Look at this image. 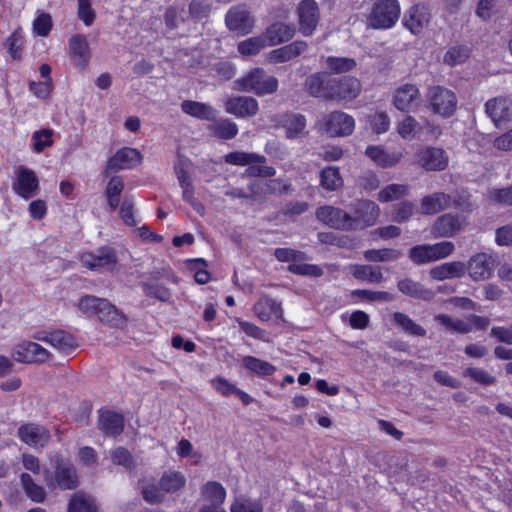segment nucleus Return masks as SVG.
Segmentation results:
<instances>
[{
    "mask_svg": "<svg viewBox=\"0 0 512 512\" xmlns=\"http://www.w3.org/2000/svg\"><path fill=\"white\" fill-rule=\"evenodd\" d=\"M493 269L492 257L486 253H479L473 256L468 263L469 275L474 280L489 278Z\"/></svg>",
    "mask_w": 512,
    "mask_h": 512,
    "instance_id": "nucleus-27",
    "label": "nucleus"
},
{
    "mask_svg": "<svg viewBox=\"0 0 512 512\" xmlns=\"http://www.w3.org/2000/svg\"><path fill=\"white\" fill-rule=\"evenodd\" d=\"M12 189L21 198L31 199L39 191V179L36 173L25 166H19L15 171Z\"/></svg>",
    "mask_w": 512,
    "mask_h": 512,
    "instance_id": "nucleus-9",
    "label": "nucleus"
},
{
    "mask_svg": "<svg viewBox=\"0 0 512 512\" xmlns=\"http://www.w3.org/2000/svg\"><path fill=\"white\" fill-rule=\"evenodd\" d=\"M243 366L260 376H270L275 372V367L267 361L253 356H245L242 359Z\"/></svg>",
    "mask_w": 512,
    "mask_h": 512,
    "instance_id": "nucleus-47",
    "label": "nucleus"
},
{
    "mask_svg": "<svg viewBox=\"0 0 512 512\" xmlns=\"http://www.w3.org/2000/svg\"><path fill=\"white\" fill-rule=\"evenodd\" d=\"M234 88L239 91L254 92L262 96L274 93L278 88V80L266 75L261 68H254L245 76L234 82Z\"/></svg>",
    "mask_w": 512,
    "mask_h": 512,
    "instance_id": "nucleus-2",
    "label": "nucleus"
},
{
    "mask_svg": "<svg viewBox=\"0 0 512 512\" xmlns=\"http://www.w3.org/2000/svg\"><path fill=\"white\" fill-rule=\"evenodd\" d=\"M201 495L210 503L209 506L219 507L225 500L226 490L220 483L211 481L203 485Z\"/></svg>",
    "mask_w": 512,
    "mask_h": 512,
    "instance_id": "nucleus-40",
    "label": "nucleus"
},
{
    "mask_svg": "<svg viewBox=\"0 0 512 512\" xmlns=\"http://www.w3.org/2000/svg\"><path fill=\"white\" fill-rule=\"evenodd\" d=\"M231 512H263L262 504L257 500L239 497L232 503Z\"/></svg>",
    "mask_w": 512,
    "mask_h": 512,
    "instance_id": "nucleus-64",
    "label": "nucleus"
},
{
    "mask_svg": "<svg viewBox=\"0 0 512 512\" xmlns=\"http://www.w3.org/2000/svg\"><path fill=\"white\" fill-rule=\"evenodd\" d=\"M334 78L326 72H318L309 76L306 80L308 92L313 97L325 98L330 100L333 90Z\"/></svg>",
    "mask_w": 512,
    "mask_h": 512,
    "instance_id": "nucleus-23",
    "label": "nucleus"
},
{
    "mask_svg": "<svg viewBox=\"0 0 512 512\" xmlns=\"http://www.w3.org/2000/svg\"><path fill=\"white\" fill-rule=\"evenodd\" d=\"M361 89V82L355 77L346 76L339 79L334 78L330 100L351 101L360 95Z\"/></svg>",
    "mask_w": 512,
    "mask_h": 512,
    "instance_id": "nucleus-18",
    "label": "nucleus"
},
{
    "mask_svg": "<svg viewBox=\"0 0 512 512\" xmlns=\"http://www.w3.org/2000/svg\"><path fill=\"white\" fill-rule=\"evenodd\" d=\"M255 315L261 321H268L272 316L282 318V307L279 302L271 298L260 299L253 307Z\"/></svg>",
    "mask_w": 512,
    "mask_h": 512,
    "instance_id": "nucleus-36",
    "label": "nucleus"
},
{
    "mask_svg": "<svg viewBox=\"0 0 512 512\" xmlns=\"http://www.w3.org/2000/svg\"><path fill=\"white\" fill-rule=\"evenodd\" d=\"M14 360L24 363L44 362L50 358V353L36 342L23 341L12 348Z\"/></svg>",
    "mask_w": 512,
    "mask_h": 512,
    "instance_id": "nucleus-15",
    "label": "nucleus"
},
{
    "mask_svg": "<svg viewBox=\"0 0 512 512\" xmlns=\"http://www.w3.org/2000/svg\"><path fill=\"white\" fill-rule=\"evenodd\" d=\"M98 425L106 436L116 437L123 431L124 419L121 414L104 411L99 415Z\"/></svg>",
    "mask_w": 512,
    "mask_h": 512,
    "instance_id": "nucleus-29",
    "label": "nucleus"
},
{
    "mask_svg": "<svg viewBox=\"0 0 512 512\" xmlns=\"http://www.w3.org/2000/svg\"><path fill=\"white\" fill-rule=\"evenodd\" d=\"M467 267L461 261L446 262L433 267L430 276L435 280L458 278L464 275Z\"/></svg>",
    "mask_w": 512,
    "mask_h": 512,
    "instance_id": "nucleus-32",
    "label": "nucleus"
},
{
    "mask_svg": "<svg viewBox=\"0 0 512 512\" xmlns=\"http://www.w3.org/2000/svg\"><path fill=\"white\" fill-rule=\"evenodd\" d=\"M451 198L443 192L425 196L421 201V211L426 215L437 214L450 205Z\"/></svg>",
    "mask_w": 512,
    "mask_h": 512,
    "instance_id": "nucleus-35",
    "label": "nucleus"
},
{
    "mask_svg": "<svg viewBox=\"0 0 512 512\" xmlns=\"http://www.w3.org/2000/svg\"><path fill=\"white\" fill-rule=\"evenodd\" d=\"M430 21V13L426 6L415 5L405 15L404 26L414 35L422 33Z\"/></svg>",
    "mask_w": 512,
    "mask_h": 512,
    "instance_id": "nucleus-24",
    "label": "nucleus"
},
{
    "mask_svg": "<svg viewBox=\"0 0 512 512\" xmlns=\"http://www.w3.org/2000/svg\"><path fill=\"white\" fill-rule=\"evenodd\" d=\"M225 162L231 165L246 166L265 163L266 158L256 153L234 151L225 155Z\"/></svg>",
    "mask_w": 512,
    "mask_h": 512,
    "instance_id": "nucleus-42",
    "label": "nucleus"
},
{
    "mask_svg": "<svg viewBox=\"0 0 512 512\" xmlns=\"http://www.w3.org/2000/svg\"><path fill=\"white\" fill-rule=\"evenodd\" d=\"M356 217L353 219L357 220L358 228H365L372 226L376 223L379 214V206L370 200L359 201L356 208Z\"/></svg>",
    "mask_w": 512,
    "mask_h": 512,
    "instance_id": "nucleus-28",
    "label": "nucleus"
},
{
    "mask_svg": "<svg viewBox=\"0 0 512 512\" xmlns=\"http://www.w3.org/2000/svg\"><path fill=\"white\" fill-rule=\"evenodd\" d=\"M320 178L322 187L329 191L337 190L343 185V179L336 167L324 168L321 171Z\"/></svg>",
    "mask_w": 512,
    "mask_h": 512,
    "instance_id": "nucleus-53",
    "label": "nucleus"
},
{
    "mask_svg": "<svg viewBox=\"0 0 512 512\" xmlns=\"http://www.w3.org/2000/svg\"><path fill=\"white\" fill-rule=\"evenodd\" d=\"M396 130L404 140H413L419 134L421 127L413 116H406L396 124Z\"/></svg>",
    "mask_w": 512,
    "mask_h": 512,
    "instance_id": "nucleus-52",
    "label": "nucleus"
},
{
    "mask_svg": "<svg viewBox=\"0 0 512 512\" xmlns=\"http://www.w3.org/2000/svg\"><path fill=\"white\" fill-rule=\"evenodd\" d=\"M36 339L48 343L51 347L63 354H69L77 347L74 337L65 331L57 330L44 336H37Z\"/></svg>",
    "mask_w": 512,
    "mask_h": 512,
    "instance_id": "nucleus-25",
    "label": "nucleus"
},
{
    "mask_svg": "<svg viewBox=\"0 0 512 512\" xmlns=\"http://www.w3.org/2000/svg\"><path fill=\"white\" fill-rule=\"evenodd\" d=\"M434 320L450 332L468 333L472 330L469 323L454 319L446 314H437L434 316Z\"/></svg>",
    "mask_w": 512,
    "mask_h": 512,
    "instance_id": "nucleus-55",
    "label": "nucleus"
},
{
    "mask_svg": "<svg viewBox=\"0 0 512 512\" xmlns=\"http://www.w3.org/2000/svg\"><path fill=\"white\" fill-rule=\"evenodd\" d=\"M305 41H294L288 45L272 50L269 59L275 63L287 62L299 56L307 49Z\"/></svg>",
    "mask_w": 512,
    "mask_h": 512,
    "instance_id": "nucleus-31",
    "label": "nucleus"
},
{
    "mask_svg": "<svg viewBox=\"0 0 512 512\" xmlns=\"http://www.w3.org/2000/svg\"><path fill=\"white\" fill-rule=\"evenodd\" d=\"M78 308L83 314L96 315L102 323L112 327L123 328L126 326V316L107 299L85 295L79 300Z\"/></svg>",
    "mask_w": 512,
    "mask_h": 512,
    "instance_id": "nucleus-1",
    "label": "nucleus"
},
{
    "mask_svg": "<svg viewBox=\"0 0 512 512\" xmlns=\"http://www.w3.org/2000/svg\"><path fill=\"white\" fill-rule=\"evenodd\" d=\"M316 217L331 228L343 230L358 229L357 220L340 208L328 205L322 206L317 209Z\"/></svg>",
    "mask_w": 512,
    "mask_h": 512,
    "instance_id": "nucleus-7",
    "label": "nucleus"
},
{
    "mask_svg": "<svg viewBox=\"0 0 512 512\" xmlns=\"http://www.w3.org/2000/svg\"><path fill=\"white\" fill-rule=\"evenodd\" d=\"M225 111L238 118L252 117L259 110L258 102L253 97L236 96L228 98L224 103Z\"/></svg>",
    "mask_w": 512,
    "mask_h": 512,
    "instance_id": "nucleus-20",
    "label": "nucleus"
},
{
    "mask_svg": "<svg viewBox=\"0 0 512 512\" xmlns=\"http://www.w3.org/2000/svg\"><path fill=\"white\" fill-rule=\"evenodd\" d=\"M4 49L12 60H21L24 47V36L22 31H14L3 43Z\"/></svg>",
    "mask_w": 512,
    "mask_h": 512,
    "instance_id": "nucleus-44",
    "label": "nucleus"
},
{
    "mask_svg": "<svg viewBox=\"0 0 512 512\" xmlns=\"http://www.w3.org/2000/svg\"><path fill=\"white\" fill-rule=\"evenodd\" d=\"M299 30L304 36H310L315 31L319 19V7L314 0H303L297 8Z\"/></svg>",
    "mask_w": 512,
    "mask_h": 512,
    "instance_id": "nucleus-14",
    "label": "nucleus"
},
{
    "mask_svg": "<svg viewBox=\"0 0 512 512\" xmlns=\"http://www.w3.org/2000/svg\"><path fill=\"white\" fill-rule=\"evenodd\" d=\"M52 27L53 21L51 15L42 10H37L36 17L32 24L33 32L40 37H46L49 35Z\"/></svg>",
    "mask_w": 512,
    "mask_h": 512,
    "instance_id": "nucleus-57",
    "label": "nucleus"
},
{
    "mask_svg": "<svg viewBox=\"0 0 512 512\" xmlns=\"http://www.w3.org/2000/svg\"><path fill=\"white\" fill-rule=\"evenodd\" d=\"M470 57V49L464 45L453 46L444 55V62L450 66L463 64Z\"/></svg>",
    "mask_w": 512,
    "mask_h": 512,
    "instance_id": "nucleus-58",
    "label": "nucleus"
},
{
    "mask_svg": "<svg viewBox=\"0 0 512 512\" xmlns=\"http://www.w3.org/2000/svg\"><path fill=\"white\" fill-rule=\"evenodd\" d=\"M68 55L74 65L83 70L87 67L91 51L86 37L82 34H75L68 41Z\"/></svg>",
    "mask_w": 512,
    "mask_h": 512,
    "instance_id": "nucleus-17",
    "label": "nucleus"
},
{
    "mask_svg": "<svg viewBox=\"0 0 512 512\" xmlns=\"http://www.w3.org/2000/svg\"><path fill=\"white\" fill-rule=\"evenodd\" d=\"M455 246L451 241H442L435 244H422L414 246L410 250V258L417 264L437 261L448 257L454 251Z\"/></svg>",
    "mask_w": 512,
    "mask_h": 512,
    "instance_id": "nucleus-5",
    "label": "nucleus"
},
{
    "mask_svg": "<svg viewBox=\"0 0 512 512\" xmlns=\"http://www.w3.org/2000/svg\"><path fill=\"white\" fill-rule=\"evenodd\" d=\"M325 126L331 136H349L354 131L355 120L345 112L335 111L327 116Z\"/></svg>",
    "mask_w": 512,
    "mask_h": 512,
    "instance_id": "nucleus-19",
    "label": "nucleus"
},
{
    "mask_svg": "<svg viewBox=\"0 0 512 512\" xmlns=\"http://www.w3.org/2000/svg\"><path fill=\"white\" fill-rule=\"evenodd\" d=\"M485 113L496 127H502L512 121V99L498 96L485 103Z\"/></svg>",
    "mask_w": 512,
    "mask_h": 512,
    "instance_id": "nucleus-11",
    "label": "nucleus"
},
{
    "mask_svg": "<svg viewBox=\"0 0 512 512\" xmlns=\"http://www.w3.org/2000/svg\"><path fill=\"white\" fill-rule=\"evenodd\" d=\"M124 190V181L120 176H113L107 183L104 195L111 211L118 208L120 195Z\"/></svg>",
    "mask_w": 512,
    "mask_h": 512,
    "instance_id": "nucleus-41",
    "label": "nucleus"
},
{
    "mask_svg": "<svg viewBox=\"0 0 512 512\" xmlns=\"http://www.w3.org/2000/svg\"><path fill=\"white\" fill-rule=\"evenodd\" d=\"M68 512H97V506L91 496L78 493L70 500Z\"/></svg>",
    "mask_w": 512,
    "mask_h": 512,
    "instance_id": "nucleus-54",
    "label": "nucleus"
},
{
    "mask_svg": "<svg viewBox=\"0 0 512 512\" xmlns=\"http://www.w3.org/2000/svg\"><path fill=\"white\" fill-rule=\"evenodd\" d=\"M448 162V155L438 147H423L416 153V163L427 171L444 170Z\"/></svg>",
    "mask_w": 512,
    "mask_h": 512,
    "instance_id": "nucleus-13",
    "label": "nucleus"
},
{
    "mask_svg": "<svg viewBox=\"0 0 512 512\" xmlns=\"http://www.w3.org/2000/svg\"><path fill=\"white\" fill-rule=\"evenodd\" d=\"M119 207V216L124 224L134 227L139 220L135 211V200L133 196H125Z\"/></svg>",
    "mask_w": 512,
    "mask_h": 512,
    "instance_id": "nucleus-50",
    "label": "nucleus"
},
{
    "mask_svg": "<svg viewBox=\"0 0 512 512\" xmlns=\"http://www.w3.org/2000/svg\"><path fill=\"white\" fill-rule=\"evenodd\" d=\"M19 438L31 447H43L49 441L47 429L36 424H26L18 429Z\"/></svg>",
    "mask_w": 512,
    "mask_h": 512,
    "instance_id": "nucleus-26",
    "label": "nucleus"
},
{
    "mask_svg": "<svg viewBox=\"0 0 512 512\" xmlns=\"http://www.w3.org/2000/svg\"><path fill=\"white\" fill-rule=\"evenodd\" d=\"M321 60L323 65L335 74L349 72L356 67L355 59L349 57L328 56L321 57Z\"/></svg>",
    "mask_w": 512,
    "mask_h": 512,
    "instance_id": "nucleus-43",
    "label": "nucleus"
},
{
    "mask_svg": "<svg viewBox=\"0 0 512 512\" xmlns=\"http://www.w3.org/2000/svg\"><path fill=\"white\" fill-rule=\"evenodd\" d=\"M365 154L379 167L391 168L396 166L403 158L402 151H388L382 145H371L366 148Z\"/></svg>",
    "mask_w": 512,
    "mask_h": 512,
    "instance_id": "nucleus-22",
    "label": "nucleus"
},
{
    "mask_svg": "<svg viewBox=\"0 0 512 512\" xmlns=\"http://www.w3.org/2000/svg\"><path fill=\"white\" fill-rule=\"evenodd\" d=\"M21 483L22 486L27 494V496L35 501V502H42L45 498V491L44 489L35 484L31 478V476L27 473H23L21 475Z\"/></svg>",
    "mask_w": 512,
    "mask_h": 512,
    "instance_id": "nucleus-60",
    "label": "nucleus"
},
{
    "mask_svg": "<svg viewBox=\"0 0 512 512\" xmlns=\"http://www.w3.org/2000/svg\"><path fill=\"white\" fill-rule=\"evenodd\" d=\"M427 100L434 114L443 118L453 116L457 108V97L453 91L442 86L432 87Z\"/></svg>",
    "mask_w": 512,
    "mask_h": 512,
    "instance_id": "nucleus-4",
    "label": "nucleus"
},
{
    "mask_svg": "<svg viewBox=\"0 0 512 512\" xmlns=\"http://www.w3.org/2000/svg\"><path fill=\"white\" fill-rule=\"evenodd\" d=\"M466 225L465 219L447 213L439 217L432 226L431 233L435 237H451Z\"/></svg>",
    "mask_w": 512,
    "mask_h": 512,
    "instance_id": "nucleus-21",
    "label": "nucleus"
},
{
    "mask_svg": "<svg viewBox=\"0 0 512 512\" xmlns=\"http://www.w3.org/2000/svg\"><path fill=\"white\" fill-rule=\"evenodd\" d=\"M111 461L115 465H120L126 470L135 467V462L131 453L124 447H117L110 452Z\"/></svg>",
    "mask_w": 512,
    "mask_h": 512,
    "instance_id": "nucleus-61",
    "label": "nucleus"
},
{
    "mask_svg": "<svg viewBox=\"0 0 512 512\" xmlns=\"http://www.w3.org/2000/svg\"><path fill=\"white\" fill-rule=\"evenodd\" d=\"M44 481L49 487L72 490L78 485V474L76 468L69 461L57 459L54 475L45 470Z\"/></svg>",
    "mask_w": 512,
    "mask_h": 512,
    "instance_id": "nucleus-3",
    "label": "nucleus"
},
{
    "mask_svg": "<svg viewBox=\"0 0 512 512\" xmlns=\"http://www.w3.org/2000/svg\"><path fill=\"white\" fill-rule=\"evenodd\" d=\"M225 23L230 31L242 36L249 34L254 27V19L243 5L230 8L226 13Z\"/></svg>",
    "mask_w": 512,
    "mask_h": 512,
    "instance_id": "nucleus-12",
    "label": "nucleus"
},
{
    "mask_svg": "<svg viewBox=\"0 0 512 512\" xmlns=\"http://www.w3.org/2000/svg\"><path fill=\"white\" fill-rule=\"evenodd\" d=\"M212 121L213 122L208 126V130L213 136L222 140H230L238 134V126L232 120L220 118Z\"/></svg>",
    "mask_w": 512,
    "mask_h": 512,
    "instance_id": "nucleus-37",
    "label": "nucleus"
},
{
    "mask_svg": "<svg viewBox=\"0 0 512 512\" xmlns=\"http://www.w3.org/2000/svg\"><path fill=\"white\" fill-rule=\"evenodd\" d=\"M186 19V10L184 4H174L168 7L164 14L165 25L168 29H176Z\"/></svg>",
    "mask_w": 512,
    "mask_h": 512,
    "instance_id": "nucleus-49",
    "label": "nucleus"
},
{
    "mask_svg": "<svg viewBox=\"0 0 512 512\" xmlns=\"http://www.w3.org/2000/svg\"><path fill=\"white\" fill-rule=\"evenodd\" d=\"M409 193V187L405 184H389L378 193V200L383 203L392 202L404 198Z\"/></svg>",
    "mask_w": 512,
    "mask_h": 512,
    "instance_id": "nucleus-45",
    "label": "nucleus"
},
{
    "mask_svg": "<svg viewBox=\"0 0 512 512\" xmlns=\"http://www.w3.org/2000/svg\"><path fill=\"white\" fill-rule=\"evenodd\" d=\"M267 46V40L264 36L250 37L238 43L237 49L242 56H253L258 54Z\"/></svg>",
    "mask_w": 512,
    "mask_h": 512,
    "instance_id": "nucleus-46",
    "label": "nucleus"
},
{
    "mask_svg": "<svg viewBox=\"0 0 512 512\" xmlns=\"http://www.w3.org/2000/svg\"><path fill=\"white\" fill-rule=\"evenodd\" d=\"M186 483L185 476L178 471H170L165 474L160 479V486L163 491L168 493H173L184 487Z\"/></svg>",
    "mask_w": 512,
    "mask_h": 512,
    "instance_id": "nucleus-51",
    "label": "nucleus"
},
{
    "mask_svg": "<svg viewBox=\"0 0 512 512\" xmlns=\"http://www.w3.org/2000/svg\"><path fill=\"white\" fill-rule=\"evenodd\" d=\"M83 266L91 271H113L117 264L115 252L107 247L99 248L95 252H86L80 256Z\"/></svg>",
    "mask_w": 512,
    "mask_h": 512,
    "instance_id": "nucleus-8",
    "label": "nucleus"
},
{
    "mask_svg": "<svg viewBox=\"0 0 512 512\" xmlns=\"http://www.w3.org/2000/svg\"><path fill=\"white\" fill-rule=\"evenodd\" d=\"M142 161L141 153L130 147L119 149L107 162V172H117L120 170L132 169L138 166Z\"/></svg>",
    "mask_w": 512,
    "mask_h": 512,
    "instance_id": "nucleus-16",
    "label": "nucleus"
},
{
    "mask_svg": "<svg viewBox=\"0 0 512 512\" xmlns=\"http://www.w3.org/2000/svg\"><path fill=\"white\" fill-rule=\"evenodd\" d=\"M401 252L394 249H371L364 252V258L372 262H388L397 260Z\"/></svg>",
    "mask_w": 512,
    "mask_h": 512,
    "instance_id": "nucleus-59",
    "label": "nucleus"
},
{
    "mask_svg": "<svg viewBox=\"0 0 512 512\" xmlns=\"http://www.w3.org/2000/svg\"><path fill=\"white\" fill-rule=\"evenodd\" d=\"M279 124L285 128L289 139L300 138L306 134V119L300 114H284L279 117Z\"/></svg>",
    "mask_w": 512,
    "mask_h": 512,
    "instance_id": "nucleus-30",
    "label": "nucleus"
},
{
    "mask_svg": "<svg viewBox=\"0 0 512 512\" xmlns=\"http://www.w3.org/2000/svg\"><path fill=\"white\" fill-rule=\"evenodd\" d=\"M181 109L184 113L192 117L207 121L214 120L217 115L216 109L211 105L192 100L183 101L181 103Z\"/></svg>",
    "mask_w": 512,
    "mask_h": 512,
    "instance_id": "nucleus-34",
    "label": "nucleus"
},
{
    "mask_svg": "<svg viewBox=\"0 0 512 512\" xmlns=\"http://www.w3.org/2000/svg\"><path fill=\"white\" fill-rule=\"evenodd\" d=\"M393 321L407 334L421 337L426 335V330L404 313L395 312L393 314Z\"/></svg>",
    "mask_w": 512,
    "mask_h": 512,
    "instance_id": "nucleus-48",
    "label": "nucleus"
},
{
    "mask_svg": "<svg viewBox=\"0 0 512 512\" xmlns=\"http://www.w3.org/2000/svg\"><path fill=\"white\" fill-rule=\"evenodd\" d=\"M348 270L359 280L379 283L383 279L381 268L378 266L351 264L348 266Z\"/></svg>",
    "mask_w": 512,
    "mask_h": 512,
    "instance_id": "nucleus-39",
    "label": "nucleus"
},
{
    "mask_svg": "<svg viewBox=\"0 0 512 512\" xmlns=\"http://www.w3.org/2000/svg\"><path fill=\"white\" fill-rule=\"evenodd\" d=\"M400 5L397 0H380L372 10L370 23L374 28L388 29L393 27L400 16Z\"/></svg>",
    "mask_w": 512,
    "mask_h": 512,
    "instance_id": "nucleus-6",
    "label": "nucleus"
},
{
    "mask_svg": "<svg viewBox=\"0 0 512 512\" xmlns=\"http://www.w3.org/2000/svg\"><path fill=\"white\" fill-rule=\"evenodd\" d=\"M352 296H357L362 300H366L369 302H377V301H392L394 296L386 291H373L368 289H356L352 291Z\"/></svg>",
    "mask_w": 512,
    "mask_h": 512,
    "instance_id": "nucleus-62",
    "label": "nucleus"
},
{
    "mask_svg": "<svg viewBox=\"0 0 512 512\" xmlns=\"http://www.w3.org/2000/svg\"><path fill=\"white\" fill-rule=\"evenodd\" d=\"M54 131L52 129H41L32 135V149L35 153H41L53 144Z\"/></svg>",
    "mask_w": 512,
    "mask_h": 512,
    "instance_id": "nucleus-56",
    "label": "nucleus"
},
{
    "mask_svg": "<svg viewBox=\"0 0 512 512\" xmlns=\"http://www.w3.org/2000/svg\"><path fill=\"white\" fill-rule=\"evenodd\" d=\"M294 34L295 28L293 25L278 22L267 28L264 37L268 41V45L274 46L289 41Z\"/></svg>",
    "mask_w": 512,
    "mask_h": 512,
    "instance_id": "nucleus-33",
    "label": "nucleus"
},
{
    "mask_svg": "<svg viewBox=\"0 0 512 512\" xmlns=\"http://www.w3.org/2000/svg\"><path fill=\"white\" fill-rule=\"evenodd\" d=\"M369 127L377 134H383L388 131L390 118L386 112H375L368 116Z\"/></svg>",
    "mask_w": 512,
    "mask_h": 512,
    "instance_id": "nucleus-63",
    "label": "nucleus"
},
{
    "mask_svg": "<svg viewBox=\"0 0 512 512\" xmlns=\"http://www.w3.org/2000/svg\"><path fill=\"white\" fill-rule=\"evenodd\" d=\"M397 287L403 294L421 300H430L434 297L431 289L425 288L420 283L411 279H402L398 282Z\"/></svg>",
    "mask_w": 512,
    "mask_h": 512,
    "instance_id": "nucleus-38",
    "label": "nucleus"
},
{
    "mask_svg": "<svg viewBox=\"0 0 512 512\" xmlns=\"http://www.w3.org/2000/svg\"><path fill=\"white\" fill-rule=\"evenodd\" d=\"M421 93L416 85L404 84L393 94V105L402 112H414L422 105Z\"/></svg>",
    "mask_w": 512,
    "mask_h": 512,
    "instance_id": "nucleus-10",
    "label": "nucleus"
}]
</instances>
